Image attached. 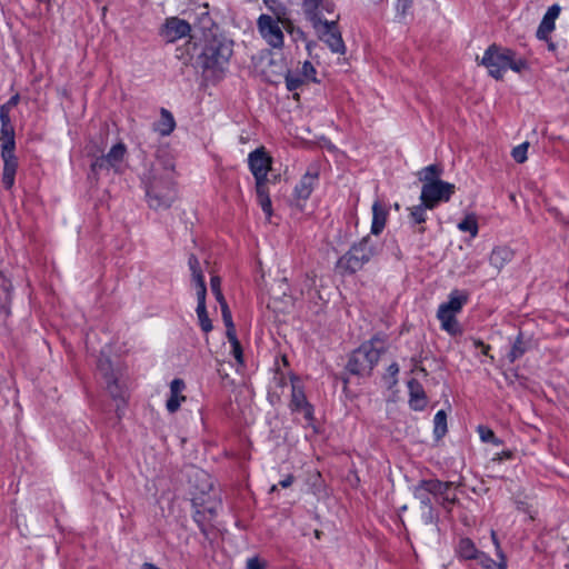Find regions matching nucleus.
<instances>
[{"mask_svg":"<svg viewBox=\"0 0 569 569\" xmlns=\"http://www.w3.org/2000/svg\"><path fill=\"white\" fill-rule=\"evenodd\" d=\"M188 264L191 272L201 270L199 259L194 254H190Z\"/></svg>","mask_w":569,"mask_h":569,"instance_id":"nucleus-51","label":"nucleus"},{"mask_svg":"<svg viewBox=\"0 0 569 569\" xmlns=\"http://www.w3.org/2000/svg\"><path fill=\"white\" fill-rule=\"evenodd\" d=\"M388 373L391 376V377H396L399 372V366L398 363L393 362L391 363L389 367H388Z\"/></svg>","mask_w":569,"mask_h":569,"instance_id":"nucleus-56","label":"nucleus"},{"mask_svg":"<svg viewBox=\"0 0 569 569\" xmlns=\"http://www.w3.org/2000/svg\"><path fill=\"white\" fill-rule=\"evenodd\" d=\"M530 348V340H526L523 335L520 332L513 341L510 351L507 353L509 362L513 363L516 360L521 358Z\"/></svg>","mask_w":569,"mask_h":569,"instance_id":"nucleus-24","label":"nucleus"},{"mask_svg":"<svg viewBox=\"0 0 569 569\" xmlns=\"http://www.w3.org/2000/svg\"><path fill=\"white\" fill-rule=\"evenodd\" d=\"M529 142H523L512 149L511 156L518 163H523L527 160V152Z\"/></svg>","mask_w":569,"mask_h":569,"instance_id":"nucleus-43","label":"nucleus"},{"mask_svg":"<svg viewBox=\"0 0 569 569\" xmlns=\"http://www.w3.org/2000/svg\"><path fill=\"white\" fill-rule=\"evenodd\" d=\"M1 150H14L16 141H14V130L11 124H1Z\"/></svg>","mask_w":569,"mask_h":569,"instance_id":"nucleus-32","label":"nucleus"},{"mask_svg":"<svg viewBox=\"0 0 569 569\" xmlns=\"http://www.w3.org/2000/svg\"><path fill=\"white\" fill-rule=\"evenodd\" d=\"M442 174V168L438 164H430L421 169L418 173L419 180L423 184H428L436 181H442L440 176Z\"/></svg>","mask_w":569,"mask_h":569,"instance_id":"nucleus-27","label":"nucleus"},{"mask_svg":"<svg viewBox=\"0 0 569 569\" xmlns=\"http://www.w3.org/2000/svg\"><path fill=\"white\" fill-rule=\"evenodd\" d=\"M257 27L261 37L269 46L276 49L283 47L284 36L279 26V19H274L269 14H261L258 18Z\"/></svg>","mask_w":569,"mask_h":569,"instance_id":"nucleus-10","label":"nucleus"},{"mask_svg":"<svg viewBox=\"0 0 569 569\" xmlns=\"http://www.w3.org/2000/svg\"><path fill=\"white\" fill-rule=\"evenodd\" d=\"M246 567L247 569H264L266 565L258 557H252L247 560Z\"/></svg>","mask_w":569,"mask_h":569,"instance_id":"nucleus-48","label":"nucleus"},{"mask_svg":"<svg viewBox=\"0 0 569 569\" xmlns=\"http://www.w3.org/2000/svg\"><path fill=\"white\" fill-rule=\"evenodd\" d=\"M386 350V341L380 337H375L352 352L347 368L352 375L369 376Z\"/></svg>","mask_w":569,"mask_h":569,"instance_id":"nucleus-3","label":"nucleus"},{"mask_svg":"<svg viewBox=\"0 0 569 569\" xmlns=\"http://www.w3.org/2000/svg\"><path fill=\"white\" fill-rule=\"evenodd\" d=\"M286 87L289 91H295L297 89H299L303 82L306 81L300 73H292V72H288L286 74Z\"/></svg>","mask_w":569,"mask_h":569,"instance_id":"nucleus-40","label":"nucleus"},{"mask_svg":"<svg viewBox=\"0 0 569 569\" xmlns=\"http://www.w3.org/2000/svg\"><path fill=\"white\" fill-rule=\"evenodd\" d=\"M199 516H200V512H199V511H197V513H196V516H194V520H196V521H198V522H199V518H198Z\"/></svg>","mask_w":569,"mask_h":569,"instance_id":"nucleus-60","label":"nucleus"},{"mask_svg":"<svg viewBox=\"0 0 569 569\" xmlns=\"http://www.w3.org/2000/svg\"><path fill=\"white\" fill-rule=\"evenodd\" d=\"M227 338L232 347V355L234 356V358L237 359L238 362L242 363L243 362L242 349H241V345H240L237 336L230 335Z\"/></svg>","mask_w":569,"mask_h":569,"instance_id":"nucleus-46","label":"nucleus"},{"mask_svg":"<svg viewBox=\"0 0 569 569\" xmlns=\"http://www.w3.org/2000/svg\"><path fill=\"white\" fill-rule=\"evenodd\" d=\"M192 280L196 286L197 299L202 300L206 299L207 288L204 282V277L202 270L192 271Z\"/></svg>","mask_w":569,"mask_h":569,"instance_id":"nucleus-36","label":"nucleus"},{"mask_svg":"<svg viewBox=\"0 0 569 569\" xmlns=\"http://www.w3.org/2000/svg\"><path fill=\"white\" fill-rule=\"evenodd\" d=\"M429 209V207L426 206V203H423L421 201L420 204H417V206H412L410 207L408 210H409V219H410V223L412 226L415 224H422L426 222L427 220V210ZM425 227L423 226H420L418 228V232L419 233H423L425 232Z\"/></svg>","mask_w":569,"mask_h":569,"instance_id":"nucleus-26","label":"nucleus"},{"mask_svg":"<svg viewBox=\"0 0 569 569\" xmlns=\"http://www.w3.org/2000/svg\"><path fill=\"white\" fill-rule=\"evenodd\" d=\"M126 154V144L123 142L116 143L107 154L94 158L90 166L91 173L97 176L103 170H113L114 172H119Z\"/></svg>","mask_w":569,"mask_h":569,"instance_id":"nucleus-8","label":"nucleus"},{"mask_svg":"<svg viewBox=\"0 0 569 569\" xmlns=\"http://www.w3.org/2000/svg\"><path fill=\"white\" fill-rule=\"evenodd\" d=\"M184 382L181 379H173L170 383V397L167 400L166 407L169 412L173 413L176 412L181 401H183L186 398L181 395V392L184 389Z\"/></svg>","mask_w":569,"mask_h":569,"instance_id":"nucleus-19","label":"nucleus"},{"mask_svg":"<svg viewBox=\"0 0 569 569\" xmlns=\"http://www.w3.org/2000/svg\"><path fill=\"white\" fill-rule=\"evenodd\" d=\"M295 481V477L292 475L286 476L284 479L279 481V486L282 488H289Z\"/></svg>","mask_w":569,"mask_h":569,"instance_id":"nucleus-54","label":"nucleus"},{"mask_svg":"<svg viewBox=\"0 0 569 569\" xmlns=\"http://www.w3.org/2000/svg\"><path fill=\"white\" fill-rule=\"evenodd\" d=\"M419 371L423 372L426 375V369L425 368H419Z\"/></svg>","mask_w":569,"mask_h":569,"instance_id":"nucleus-61","label":"nucleus"},{"mask_svg":"<svg viewBox=\"0 0 569 569\" xmlns=\"http://www.w3.org/2000/svg\"><path fill=\"white\" fill-rule=\"evenodd\" d=\"M480 64L483 66L488 70V73L497 80L502 79L508 69L520 73L529 68L526 59L517 57L513 50L496 43L486 49L480 60Z\"/></svg>","mask_w":569,"mask_h":569,"instance_id":"nucleus-2","label":"nucleus"},{"mask_svg":"<svg viewBox=\"0 0 569 569\" xmlns=\"http://www.w3.org/2000/svg\"><path fill=\"white\" fill-rule=\"evenodd\" d=\"M453 485L451 481L443 482L438 479H428L426 482V486L429 487L427 490L431 492L438 503L448 510L458 501L457 496L451 492Z\"/></svg>","mask_w":569,"mask_h":569,"instance_id":"nucleus-12","label":"nucleus"},{"mask_svg":"<svg viewBox=\"0 0 569 569\" xmlns=\"http://www.w3.org/2000/svg\"><path fill=\"white\" fill-rule=\"evenodd\" d=\"M210 287H211V291H212L213 296L216 297V299H217V301L219 303L226 301V299H224V297L222 295V291H221V279H220V277H218V276L211 277Z\"/></svg>","mask_w":569,"mask_h":569,"instance_id":"nucleus-44","label":"nucleus"},{"mask_svg":"<svg viewBox=\"0 0 569 569\" xmlns=\"http://www.w3.org/2000/svg\"><path fill=\"white\" fill-rule=\"evenodd\" d=\"M318 169L309 168L295 187V196L297 199L307 200L312 193L318 182Z\"/></svg>","mask_w":569,"mask_h":569,"instance_id":"nucleus-16","label":"nucleus"},{"mask_svg":"<svg viewBox=\"0 0 569 569\" xmlns=\"http://www.w3.org/2000/svg\"><path fill=\"white\" fill-rule=\"evenodd\" d=\"M20 97L19 94L12 96L2 107L11 110L13 107H16L19 103Z\"/></svg>","mask_w":569,"mask_h":569,"instance_id":"nucleus-53","label":"nucleus"},{"mask_svg":"<svg viewBox=\"0 0 569 569\" xmlns=\"http://www.w3.org/2000/svg\"><path fill=\"white\" fill-rule=\"evenodd\" d=\"M455 191L456 186L447 181L422 184L420 200L429 207V210H432L440 202H448Z\"/></svg>","mask_w":569,"mask_h":569,"instance_id":"nucleus-7","label":"nucleus"},{"mask_svg":"<svg viewBox=\"0 0 569 569\" xmlns=\"http://www.w3.org/2000/svg\"><path fill=\"white\" fill-rule=\"evenodd\" d=\"M301 9L306 19L313 24L335 14L336 3L333 0H301Z\"/></svg>","mask_w":569,"mask_h":569,"instance_id":"nucleus-11","label":"nucleus"},{"mask_svg":"<svg viewBox=\"0 0 569 569\" xmlns=\"http://www.w3.org/2000/svg\"><path fill=\"white\" fill-rule=\"evenodd\" d=\"M472 343H473V347L475 348H480L482 353L488 356V352L490 350V346L489 345H486L483 341L479 340V339H472Z\"/></svg>","mask_w":569,"mask_h":569,"instance_id":"nucleus-52","label":"nucleus"},{"mask_svg":"<svg viewBox=\"0 0 569 569\" xmlns=\"http://www.w3.org/2000/svg\"><path fill=\"white\" fill-rule=\"evenodd\" d=\"M408 389L410 392V405L415 410H420L426 406V396L421 385L411 379L408 382Z\"/></svg>","mask_w":569,"mask_h":569,"instance_id":"nucleus-23","label":"nucleus"},{"mask_svg":"<svg viewBox=\"0 0 569 569\" xmlns=\"http://www.w3.org/2000/svg\"><path fill=\"white\" fill-rule=\"evenodd\" d=\"M256 192H257L258 202H259L261 209L268 217L271 216L272 206H271V200L269 198L268 186L261 184V183L259 186H256Z\"/></svg>","mask_w":569,"mask_h":569,"instance_id":"nucleus-31","label":"nucleus"},{"mask_svg":"<svg viewBox=\"0 0 569 569\" xmlns=\"http://www.w3.org/2000/svg\"><path fill=\"white\" fill-rule=\"evenodd\" d=\"M481 551L477 549L473 541L469 538H462L457 546V553L463 560H477Z\"/></svg>","mask_w":569,"mask_h":569,"instance_id":"nucleus-25","label":"nucleus"},{"mask_svg":"<svg viewBox=\"0 0 569 569\" xmlns=\"http://www.w3.org/2000/svg\"><path fill=\"white\" fill-rule=\"evenodd\" d=\"M273 382L276 387L283 388L284 386H287V380L283 375H276L273 378Z\"/></svg>","mask_w":569,"mask_h":569,"instance_id":"nucleus-55","label":"nucleus"},{"mask_svg":"<svg viewBox=\"0 0 569 569\" xmlns=\"http://www.w3.org/2000/svg\"><path fill=\"white\" fill-rule=\"evenodd\" d=\"M477 431L479 433L480 439L483 442H492L495 445H500V440L495 436L493 431L486 426H478Z\"/></svg>","mask_w":569,"mask_h":569,"instance_id":"nucleus-42","label":"nucleus"},{"mask_svg":"<svg viewBox=\"0 0 569 569\" xmlns=\"http://www.w3.org/2000/svg\"><path fill=\"white\" fill-rule=\"evenodd\" d=\"M388 217L387 207L381 203L379 200L375 201L372 204V223H371V233L378 236L382 232Z\"/></svg>","mask_w":569,"mask_h":569,"instance_id":"nucleus-18","label":"nucleus"},{"mask_svg":"<svg viewBox=\"0 0 569 569\" xmlns=\"http://www.w3.org/2000/svg\"><path fill=\"white\" fill-rule=\"evenodd\" d=\"M437 317L441 322V328L449 335L455 336L460 332L458 321L456 319V313L439 307Z\"/></svg>","mask_w":569,"mask_h":569,"instance_id":"nucleus-21","label":"nucleus"},{"mask_svg":"<svg viewBox=\"0 0 569 569\" xmlns=\"http://www.w3.org/2000/svg\"><path fill=\"white\" fill-rule=\"evenodd\" d=\"M301 74V77L305 79V80H311V81H317L315 74H316V69L315 67L312 66L311 62L309 61H305L302 67H301V70L298 72Z\"/></svg>","mask_w":569,"mask_h":569,"instance_id":"nucleus-47","label":"nucleus"},{"mask_svg":"<svg viewBox=\"0 0 569 569\" xmlns=\"http://www.w3.org/2000/svg\"><path fill=\"white\" fill-rule=\"evenodd\" d=\"M10 286L2 274H0V323H3L10 316Z\"/></svg>","mask_w":569,"mask_h":569,"instance_id":"nucleus-20","label":"nucleus"},{"mask_svg":"<svg viewBox=\"0 0 569 569\" xmlns=\"http://www.w3.org/2000/svg\"><path fill=\"white\" fill-rule=\"evenodd\" d=\"M513 251L508 247H497L492 250L489 262L497 270H501L506 263L511 261Z\"/></svg>","mask_w":569,"mask_h":569,"instance_id":"nucleus-22","label":"nucleus"},{"mask_svg":"<svg viewBox=\"0 0 569 569\" xmlns=\"http://www.w3.org/2000/svg\"><path fill=\"white\" fill-rule=\"evenodd\" d=\"M249 169L254 177L256 186L268 183V172L271 170L272 158L264 148H258L248 156Z\"/></svg>","mask_w":569,"mask_h":569,"instance_id":"nucleus-9","label":"nucleus"},{"mask_svg":"<svg viewBox=\"0 0 569 569\" xmlns=\"http://www.w3.org/2000/svg\"><path fill=\"white\" fill-rule=\"evenodd\" d=\"M219 305L221 307L222 319H223V322L227 328V332H226L227 337H229L230 335H236V329H234V325L232 321L231 311L228 307L227 301H223Z\"/></svg>","mask_w":569,"mask_h":569,"instance_id":"nucleus-38","label":"nucleus"},{"mask_svg":"<svg viewBox=\"0 0 569 569\" xmlns=\"http://www.w3.org/2000/svg\"><path fill=\"white\" fill-rule=\"evenodd\" d=\"M458 229L462 232H469L471 237L478 234V223L473 214H468L463 220L458 223Z\"/></svg>","mask_w":569,"mask_h":569,"instance_id":"nucleus-35","label":"nucleus"},{"mask_svg":"<svg viewBox=\"0 0 569 569\" xmlns=\"http://www.w3.org/2000/svg\"><path fill=\"white\" fill-rule=\"evenodd\" d=\"M196 311H197V316H198L201 329L204 332L211 331L212 330V323H211V320L208 317V312H207V308H206V299L198 300V306H197Z\"/></svg>","mask_w":569,"mask_h":569,"instance_id":"nucleus-33","label":"nucleus"},{"mask_svg":"<svg viewBox=\"0 0 569 569\" xmlns=\"http://www.w3.org/2000/svg\"><path fill=\"white\" fill-rule=\"evenodd\" d=\"M411 0H398L396 9L400 14L405 16L408 9L411 7Z\"/></svg>","mask_w":569,"mask_h":569,"instance_id":"nucleus-49","label":"nucleus"},{"mask_svg":"<svg viewBox=\"0 0 569 569\" xmlns=\"http://www.w3.org/2000/svg\"><path fill=\"white\" fill-rule=\"evenodd\" d=\"M232 56V41L213 37L208 39L198 57L199 66L207 71L213 73L222 71Z\"/></svg>","mask_w":569,"mask_h":569,"instance_id":"nucleus-4","label":"nucleus"},{"mask_svg":"<svg viewBox=\"0 0 569 569\" xmlns=\"http://www.w3.org/2000/svg\"><path fill=\"white\" fill-rule=\"evenodd\" d=\"M141 569H161V568L157 567L156 565H153L151 562H144L142 565Z\"/></svg>","mask_w":569,"mask_h":569,"instance_id":"nucleus-57","label":"nucleus"},{"mask_svg":"<svg viewBox=\"0 0 569 569\" xmlns=\"http://www.w3.org/2000/svg\"><path fill=\"white\" fill-rule=\"evenodd\" d=\"M426 482H427L426 479L419 481L418 485H416L413 487L412 492H413L415 498L420 501L422 507L431 509L432 503H431L430 496H432V495L429 490H427L428 487L426 486Z\"/></svg>","mask_w":569,"mask_h":569,"instance_id":"nucleus-30","label":"nucleus"},{"mask_svg":"<svg viewBox=\"0 0 569 569\" xmlns=\"http://www.w3.org/2000/svg\"><path fill=\"white\" fill-rule=\"evenodd\" d=\"M433 433L437 439L442 438L447 433V415L443 410H439L433 418Z\"/></svg>","mask_w":569,"mask_h":569,"instance_id":"nucleus-34","label":"nucleus"},{"mask_svg":"<svg viewBox=\"0 0 569 569\" xmlns=\"http://www.w3.org/2000/svg\"><path fill=\"white\" fill-rule=\"evenodd\" d=\"M491 540H492V543L496 549V555L499 559V569H506L507 568V558L500 547V542L498 540L497 532L495 530H491Z\"/></svg>","mask_w":569,"mask_h":569,"instance_id":"nucleus-41","label":"nucleus"},{"mask_svg":"<svg viewBox=\"0 0 569 569\" xmlns=\"http://www.w3.org/2000/svg\"><path fill=\"white\" fill-rule=\"evenodd\" d=\"M174 166L170 160L157 159L147 176L146 194L148 204L154 210L169 209L177 198Z\"/></svg>","mask_w":569,"mask_h":569,"instance_id":"nucleus-1","label":"nucleus"},{"mask_svg":"<svg viewBox=\"0 0 569 569\" xmlns=\"http://www.w3.org/2000/svg\"><path fill=\"white\" fill-rule=\"evenodd\" d=\"M339 16L332 20H322L311 24L318 38L323 41L332 52L345 53L346 47L338 27Z\"/></svg>","mask_w":569,"mask_h":569,"instance_id":"nucleus-6","label":"nucleus"},{"mask_svg":"<svg viewBox=\"0 0 569 569\" xmlns=\"http://www.w3.org/2000/svg\"><path fill=\"white\" fill-rule=\"evenodd\" d=\"M466 301H467V296L460 295L458 291H452L449 296L448 302H445V303L440 305L439 307L445 308L447 311H450V312H453L457 315L462 309V306L466 303Z\"/></svg>","mask_w":569,"mask_h":569,"instance_id":"nucleus-28","label":"nucleus"},{"mask_svg":"<svg viewBox=\"0 0 569 569\" xmlns=\"http://www.w3.org/2000/svg\"><path fill=\"white\" fill-rule=\"evenodd\" d=\"M371 2H373L375 4H380L382 3L385 0H370Z\"/></svg>","mask_w":569,"mask_h":569,"instance_id":"nucleus-59","label":"nucleus"},{"mask_svg":"<svg viewBox=\"0 0 569 569\" xmlns=\"http://www.w3.org/2000/svg\"><path fill=\"white\" fill-rule=\"evenodd\" d=\"M98 370L103 376L106 381L109 379H113L116 376H118L111 366L110 359L106 357L99 358Z\"/></svg>","mask_w":569,"mask_h":569,"instance_id":"nucleus-37","label":"nucleus"},{"mask_svg":"<svg viewBox=\"0 0 569 569\" xmlns=\"http://www.w3.org/2000/svg\"><path fill=\"white\" fill-rule=\"evenodd\" d=\"M10 110L4 108V107H0V122L1 124H11V121H10Z\"/></svg>","mask_w":569,"mask_h":569,"instance_id":"nucleus-50","label":"nucleus"},{"mask_svg":"<svg viewBox=\"0 0 569 569\" xmlns=\"http://www.w3.org/2000/svg\"><path fill=\"white\" fill-rule=\"evenodd\" d=\"M277 489H278V488H277V485H273V486H271V488H270L269 492H270V493H273V492H276V491H277Z\"/></svg>","mask_w":569,"mask_h":569,"instance_id":"nucleus-58","label":"nucleus"},{"mask_svg":"<svg viewBox=\"0 0 569 569\" xmlns=\"http://www.w3.org/2000/svg\"><path fill=\"white\" fill-rule=\"evenodd\" d=\"M477 561L483 569H499V560L495 561L483 551L478 555Z\"/></svg>","mask_w":569,"mask_h":569,"instance_id":"nucleus-45","label":"nucleus"},{"mask_svg":"<svg viewBox=\"0 0 569 569\" xmlns=\"http://www.w3.org/2000/svg\"><path fill=\"white\" fill-rule=\"evenodd\" d=\"M3 160L2 183L6 189L10 190L14 184V177L18 169V159L14 150H1Z\"/></svg>","mask_w":569,"mask_h":569,"instance_id":"nucleus-15","label":"nucleus"},{"mask_svg":"<svg viewBox=\"0 0 569 569\" xmlns=\"http://www.w3.org/2000/svg\"><path fill=\"white\" fill-rule=\"evenodd\" d=\"M174 126H176V122H174L172 114L168 110L162 109L161 110V119L158 122V124L156 126V130L161 136H168L173 131Z\"/></svg>","mask_w":569,"mask_h":569,"instance_id":"nucleus-29","label":"nucleus"},{"mask_svg":"<svg viewBox=\"0 0 569 569\" xmlns=\"http://www.w3.org/2000/svg\"><path fill=\"white\" fill-rule=\"evenodd\" d=\"M106 383H107V389L112 398H114V399H123L124 398V390L118 382V376H116L113 379L107 380Z\"/></svg>","mask_w":569,"mask_h":569,"instance_id":"nucleus-39","label":"nucleus"},{"mask_svg":"<svg viewBox=\"0 0 569 569\" xmlns=\"http://www.w3.org/2000/svg\"><path fill=\"white\" fill-rule=\"evenodd\" d=\"M297 378L291 379V401L290 409L301 412L305 419L310 422L313 419V407L308 402L306 395L298 385Z\"/></svg>","mask_w":569,"mask_h":569,"instance_id":"nucleus-13","label":"nucleus"},{"mask_svg":"<svg viewBox=\"0 0 569 569\" xmlns=\"http://www.w3.org/2000/svg\"><path fill=\"white\" fill-rule=\"evenodd\" d=\"M522 505H523V503H520V505L518 506V509H523V506H522Z\"/></svg>","mask_w":569,"mask_h":569,"instance_id":"nucleus-62","label":"nucleus"},{"mask_svg":"<svg viewBox=\"0 0 569 569\" xmlns=\"http://www.w3.org/2000/svg\"><path fill=\"white\" fill-rule=\"evenodd\" d=\"M190 32V26L187 21L179 18L167 19L166 24L162 28L161 36L167 42H174L188 36Z\"/></svg>","mask_w":569,"mask_h":569,"instance_id":"nucleus-14","label":"nucleus"},{"mask_svg":"<svg viewBox=\"0 0 569 569\" xmlns=\"http://www.w3.org/2000/svg\"><path fill=\"white\" fill-rule=\"evenodd\" d=\"M381 248V243L378 240L366 236L339 259L338 266L351 273L357 272L372 258L378 256Z\"/></svg>","mask_w":569,"mask_h":569,"instance_id":"nucleus-5","label":"nucleus"},{"mask_svg":"<svg viewBox=\"0 0 569 569\" xmlns=\"http://www.w3.org/2000/svg\"><path fill=\"white\" fill-rule=\"evenodd\" d=\"M559 14L560 7L558 4H552L547 10L537 30L538 39L548 40L549 33L555 30V21L559 17Z\"/></svg>","mask_w":569,"mask_h":569,"instance_id":"nucleus-17","label":"nucleus"}]
</instances>
